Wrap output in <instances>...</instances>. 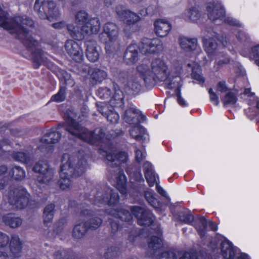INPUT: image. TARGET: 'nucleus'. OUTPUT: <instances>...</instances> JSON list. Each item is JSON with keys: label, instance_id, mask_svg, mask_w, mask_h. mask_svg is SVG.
Listing matches in <instances>:
<instances>
[{"label": "nucleus", "instance_id": "f257e3e1", "mask_svg": "<svg viewBox=\"0 0 259 259\" xmlns=\"http://www.w3.org/2000/svg\"><path fill=\"white\" fill-rule=\"evenodd\" d=\"M33 21L26 16H10L8 13L0 7V27L20 39L26 47L32 49V59L35 68L46 63L47 58L44 53L36 47L39 42L29 34V28L33 26Z\"/></svg>", "mask_w": 259, "mask_h": 259}, {"label": "nucleus", "instance_id": "f03ea898", "mask_svg": "<svg viewBox=\"0 0 259 259\" xmlns=\"http://www.w3.org/2000/svg\"><path fill=\"white\" fill-rule=\"evenodd\" d=\"M87 160L79 155L65 153L61 159L60 179L58 181L60 188L63 190L70 189L72 185V179L81 175L85 171Z\"/></svg>", "mask_w": 259, "mask_h": 259}, {"label": "nucleus", "instance_id": "7ed1b4c3", "mask_svg": "<svg viewBox=\"0 0 259 259\" xmlns=\"http://www.w3.org/2000/svg\"><path fill=\"white\" fill-rule=\"evenodd\" d=\"M137 70L142 75L144 81L148 84L164 81L169 75L167 65L160 58L153 60L150 66L144 63L139 65Z\"/></svg>", "mask_w": 259, "mask_h": 259}, {"label": "nucleus", "instance_id": "20e7f679", "mask_svg": "<svg viewBox=\"0 0 259 259\" xmlns=\"http://www.w3.org/2000/svg\"><path fill=\"white\" fill-rule=\"evenodd\" d=\"M66 130L72 136L91 144H95L105 138L104 131L101 128H96L93 132L82 126L77 122L69 118L66 121Z\"/></svg>", "mask_w": 259, "mask_h": 259}, {"label": "nucleus", "instance_id": "39448f33", "mask_svg": "<svg viewBox=\"0 0 259 259\" xmlns=\"http://www.w3.org/2000/svg\"><path fill=\"white\" fill-rule=\"evenodd\" d=\"M70 35L75 39L81 40L84 35L97 33L100 29V22L98 18H90L80 28L70 24L67 26Z\"/></svg>", "mask_w": 259, "mask_h": 259}, {"label": "nucleus", "instance_id": "423d86ee", "mask_svg": "<svg viewBox=\"0 0 259 259\" xmlns=\"http://www.w3.org/2000/svg\"><path fill=\"white\" fill-rule=\"evenodd\" d=\"M6 197L9 203V206L6 207V209H22L27 205L30 195L26 189L19 187L10 189Z\"/></svg>", "mask_w": 259, "mask_h": 259}, {"label": "nucleus", "instance_id": "0eeeda50", "mask_svg": "<svg viewBox=\"0 0 259 259\" xmlns=\"http://www.w3.org/2000/svg\"><path fill=\"white\" fill-rule=\"evenodd\" d=\"M34 10L42 19H56L60 15L58 8L53 1L36 0Z\"/></svg>", "mask_w": 259, "mask_h": 259}, {"label": "nucleus", "instance_id": "6e6552de", "mask_svg": "<svg viewBox=\"0 0 259 259\" xmlns=\"http://www.w3.org/2000/svg\"><path fill=\"white\" fill-rule=\"evenodd\" d=\"M90 200L99 206L104 204L114 205L118 202L119 196L116 192L106 188L105 190L97 191L93 197L90 198Z\"/></svg>", "mask_w": 259, "mask_h": 259}, {"label": "nucleus", "instance_id": "1a4fd4ad", "mask_svg": "<svg viewBox=\"0 0 259 259\" xmlns=\"http://www.w3.org/2000/svg\"><path fill=\"white\" fill-rule=\"evenodd\" d=\"M33 170L38 174L37 181L42 184L49 185L53 181L54 174L46 160H40L33 167Z\"/></svg>", "mask_w": 259, "mask_h": 259}, {"label": "nucleus", "instance_id": "9d476101", "mask_svg": "<svg viewBox=\"0 0 259 259\" xmlns=\"http://www.w3.org/2000/svg\"><path fill=\"white\" fill-rule=\"evenodd\" d=\"M116 13L123 23L126 24L124 28V31L127 34L130 33L127 30L128 28H131V25L137 23L141 20V17L139 15L129 10L125 9L122 6L116 7Z\"/></svg>", "mask_w": 259, "mask_h": 259}, {"label": "nucleus", "instance_id": "9b49d317", "mask_svg": "<svg viewBox=\"0 0 259 259\" xmlns=\"http://www.w3.org/2000/svg\"><path fill=\"white\" fill-rule=\"evenodd\" d=\"M138 47L141 53L145 55L154 54L163 49L161 41L157 38H143Z\"/></svg>", "mask_w": 259, "mask_h": 259}, {"label": "nucleus", "instance_id": "f8f14e48", "mask_svg": "<svg viewBox=\"0 0 259 259\" xmlns=\"http://www.w3.org/2000/svg\"><path fill=\"white\" fill-rule=\"evenodd\" d=\"M113 149H109L108 150H100V154L105 156L109 162L111 166H118L122 163L126 162L128 160V156L124 152H120L115 153Z\"/></svg>", "mask_w": 259, "mask_h": 259}, {"label": "nucleus", "instance_id": "ddd939ff", "mask_svg": "<svg viewBox=\"0 0 259 259\" xmlns=\"http://www.w3.org/2000/svg\"><path fill=\"white\" fill-rule=\"evenodd\" d=\"M61 137L59 132L49 131L47 132L40 140L38 148L42 152L52 151L53 144L57 143Z\"/></svg>", "mask_w": 259, "mask_h": 259}, {"label": "nucleus", "instance_id": "4468645a", "mask_svg": "<svg viewBox=\"0 0 259 259\" xmlns=\"http://www.w3.org/2000/svg\"><path fill=\"white\" fill-rule=\"evenodd\" d=\"M131 211L137 218L139 225L149 226L153 222L154 216L149 209L145 207L134 206L131 208Z\"/></svg>", "mask_w": 259, "mask_h": 259}, {"label": "nucleus", "instance_id": "2eb2a0df", "mask_svg": "<svg viewBox=\"0 0 259 259\" xmlns=\"http://www.w3.org/2000/svg\"><path fill=\"white\" fill-rule=\"evenodd\" d=\"M206 10L209 19L215 23L222 21L225 17V10L221 3L213 2L208 4Z\"/></svg>", "mask_w": 259, "mask_h": 259}, {"label": "nucleus", "instance_id": "dca6fc26", "mask_svg": "<svg viewBox=\"0 0 259 259\" xmlns=\"http://www.w3.org/2000/svg\"><path fill=\"white\" fill-rule=\"evenodd\" d=\"M65 49L67 54L76 62H80L83 58V51L77 42L68 40L65 44Z\"/></svg>", "mask_w": 259, "mask_h": 259}, {"label": "nucleus", "instance_id": "f3484780", "mask_svg": "<svg viewBox=\"0 0 259 259\" xmlns=\"http://www.w3.org/2000/svg\"><path fill=\"white\" fill-rule=\"evenodd\" d=\"M9 242L8 251L14 259H20L22 256L23 242L19 236L16 234L12 235Z\"/></svg>", "mask_w": 259, "mask_h": 259}, {"label": "nucleus", "instance_id": "a211bd4d", "mask_svg": "<svg viewBox=\"0 0 259 259\" xmlns=\"http://www.w3.org/2000/svg\"><path fill=\"white\" fill-rule=\"evenodd\" d=\"M80 213L82 216L91 217V218L85 223L88 229L96 230L98 228L102 223V219L97 217L94 211L88 208L82 209Z\"/></svg>", "mask_w": 259, "mask_h": 259}, {"label": "nucleus", "instance_id": "6ab92c4d", "mask_svg": "<svg viewBox=\"0 0 259 259\" xmlns=\"http://www.w3.org/2000/svg\"><path fill=\"white\" fill-rule=\"evenodd\" d=\"M98 111L104 116L108 121L112 123H116L119 119V116L117 112L110 109L109 105L104 102L97 104Z\"/></svg>", "mask_w": 259, "mask_h": 259}, {"label": "nucleus", "instance_id": "aec40b11", "mask_svg": "<svg viewBox=\"0 0 259 259\" xmlns=\"http://www.w3.org/2000/svg\"><path fill=\"white\" fill-rule=\"evenodd\" d=\"M171 29V25L165 20L157 19L154 22L155 33L160 37L166 36Z\"/></svg>", "mask_w": 259, "mask_h": 259}, {"label": "nucleus", "instance_id": "412c9836", "mask_svg": "<svg viewBox=\"0 0 259 259\" xmlns=\"http://www.w3.org/2000/svg\"><path fill=\"white\" fill-rule=\"evenodd\" d=\"M162 247L161 239L156 236H152L148 243L147 254L151 257H156L159 254V250Z\"/></svg>", "mask_w": 259, "mask_h": 259}, {"label": "nucleus", "instance_id": "4be33fe9", "mask_svg": "<svg viewBox=\"0 0 259 259\" xmlns=\"http://www.w3.org/2000/svg\"><path fill=\"white\" fill-rule=\"evenodd\" d=\"M96 42L93 40L85 42L86 56L91 62H95L99 58V53L96 48Z\"/></svg>", "mask_w": 259, "mask_h": 259}, {"label": "nucleus", "instance_id": "5701e85b", "mask_svg": "<svg viewBox=\"0 0 259 259\" xmlns=\"http://www.w3.org/2000/svg\"><path fill=\"white\" fill-rule=\"evenodd\" d=\"M172 72L175 73V75L172 76V79L168 84V85L169 88H179L182 85L181 84L182 80L180 75L182 72V64L180 61H175L174 62Z\"/></svg>", "mask_w": 259, "mask_h": 259}, {"label": "nucleus", "instance_id": "b1692460", "mask_svg": "<svg viewBox=\"0 0 259 259\" xmlns=\"http://www.w3.org/2000/svg\"><path fill=\"white\" fill-rule=\"evenodd\" d=\"M217 37L205 38L203 40V45L205 51L208 55L211 58H214L215 56H219L218 51V44L216 40Z\"/></svg>", "mask_w": 259, "mask_h": 259}, {"label": "nucleus", "instance_id": "393cba45", "mask_svg": "<svg viewBox=\"0 0 259 259\" xmlns=\"http://www.w3.org/2000/svg\"><path fill=\"white\" fill-rule=\"evenodd\" d=\"M138 46L133 44L129 45L124 55V61L127 64L135 63L138 59Z\"/></svg>", "mask_w": 259, "mask_h": 259}, {"label": "nucleus", "instance_id": "a878e982", "mask_svg": "<svg viewBox=\"0 0 259 259\" xmlns=\"http://www.w3.org/2000/svg\"><path fill=\"white\" fill-rule=\"evenodd\" d=\"M25 177V170L19 166L9 167L7 174V180H21Z\"/></svg>", "mask_w": 259, "mask_h": 259}, {"label": "nucleus", "instance_id": "bb28decb", "mask_svg": "<svg viewBox=\"0 0 259 259\" xmlns=\"http://www.w3.org/2000/svg\"><path fill=\"white\" fill-rule=\"evenodd\" d=\"M141 112L134 107L126 110L124 113L123 119L130 124L135 123L139 120Z\"/></svg>", "mask_w": 259, "mask_h": 259}, {"label": "nucleus", "instance_id": "cd10ccee", "mask_svg": "<svg viewBox=\"0 0 259 259\" xmlns=\"http://www.w3.org/2000/svg\"><path fill=\"white\" fill-rule=\"evenodd\" d=\"M201 16V13L197 8L191 7L186 10L182 14L183 19L191 21L198 20Z\"/></svg>", "mask_w": 259, "mask_h": 259}, {"label": "nucleus", "instance_id": "c85d7f7f", "mask_svg": "<svg viewBox=\"0 0 259 259\" xmlns=\"http://www.w3.org/2000/svg\"><path fill=\"white\" fill-rule=\"evenodd\" d=\"M179 43L182 49L186 51L194 50L197 46V40L196 38L181 37L179 38Z\"/></svg>", "mask_w": 259, "mask_h": 259}, {"label": "nucleus", "instance_id": "c756f323", "mask_svg": "<svg viewBox=\"0 0 259 259\" xmlns=\"http://www.w3.org/2000/svg\"><path fill=\"white\" fill-rule=\"evenodd\" d=\"M3 221L6 225L12 228H18L22 223V220L21 218L16 217L12 213L4 215L3 217Z\"/></svg>", "mask_w": 259, "mask_h": 259}, {"label": "nucleus", "instance_id": "7c9ffc66", "mask_svg": "<svg viewBox=\"0 0 259 259\" xmlns=\"http://www.w3.org/2000/svg\"><path fill=\"white\" fill-rule=\"evenodd\" d=\"M222 255L226 259H233L235 250L232 244L228 241H224L221 243Z\"/></svg>", "mask_w": 259, "mask_h": 259}, {"label": "nucleus", "instance_id": "2f4dec72", "mask_svg": "<svg viewBox=\"0 0 259 259\" xmlns=\"http://www.w3.org/2000/svg\"><path fill=\"white\" fill-rule=\"evenodd\" d=\"M104 33L106 34L108 39H118L119 30L116 25L113 23H107L103 27Z\"/></svg>", "mask_w": 259, "mask_h": 259}, {"label": "nucleus", "instance_id": "473e14b6", "mask_svg": "<svg viewBox=\"0 0 259 259\" xmlns=\"http://www.w3.org/2000/svg\"><path fill=\"white\" fill-rule=\"evenodd\" d=\"M197 229L200 236L202 237L205 235V229L207 226V221L202 216H197L194 218L193 224Z\"/></svg>", "mask_w": 259, "mask_h": 259}, {"label": "nucleus", "instance_id": "72a5a7b5", "mask_svg": "<svg viewBox=\"0 0 259 259\" xmlns=\"http://www.w3.org/2000/svg\"><path fill=\"white\" fill-rule=\"evenodd\" d=\"M119 50L118 39H108L105 43V50L109 56H113Z\"/></svg>", "mask_w": 259, "mask_h": 259}, {"label": "nucleus", "instance_id": "f704fd0d", "mask_svg": "<svg viewBox=\"0 0 259 259\" xmlns=\"http://www.w3.org/2000/svg\"><path fill=\"white\" fill-rule=\"evenodd\" d=\"M109 213L114 216L115 218H118L122 221L130 222L132 220V215L128 210L121 208L119 210L115 209L112 210Z\"/></svg>", "mask_w": 259, "mask_h": 259}, {"label": "nucleus", "instance_id": "c9c22d12", "mask_svg": "<svg viewBox=\"0 0 259 259\" xmlns=\"http://www.w3.org/2000/svg\"><path fill=\"white\" fill-rule=\"evenodd\" d=\"M91 78L95 83L101 82L106 78V72L99 68H93L90 70Z\"/></svg>", "mask_w": 259, "mask_h": 259}, {"label": "nucleus", "instance_id": "e433bc0d", "mask_svg": "<svg viewBox=\"0 0 259 259\" xmlns=\"http://www.w3.org/2000/svg\"><path fill=\"white\" fill-rule=\"evenodd\" d=\"M116 179V187L120 192L123 194L126 193V179L122 171L119 170Z\"/></svg>", "mask_w": 259, "mask_h": 259}, {"label": "nucleus", "instance_id": "4c0bfd02", "mask_svg": "<svg viewBox=\"0 0 259 259\" xmlns=\"http://www.w3.org/2000/svg\"><path fill=\"white\" fill-rule=\"evenodd\" d=\"M123 103V94L121 91L117 90L115 91L113 98L110 100V109L113 110V107H117L122 105Z\"/></svg>", "mask_w": 259, "mask_h": 259}, {"label": "nucleus", "instance_id": "58836bf2", "mask_svg": "<svg viewBox=\"0 0 259 259\" xmlns=\"http://www.w3.org/2000/svg\"><path fill=\"white\" fill-rule=\"evenodd\" d=\"M55 206L54 204H50L44 208L43 217L44 223L46 225L53 220L55 211Z\"/></svg>", "mask_w": 259, "mask_h": 259}, {"label": "nucleus", "instance_id": "ea45409f", "mask_svg": "<svg viewBox=\"0 0 259 259\" xmlns=\"http://www.w3.org/2000/svg\"><path fill=\"white\" fill-rule=\"evenodd\" d=\"M88 228L85 223H79L75 226L73 230V236L76 239L83 238L87 233Z\"/></svg>", "mask_w": 259, "mask_h": 259}, {"label": "nucleus", "instance_id": "a19ab883", "mask_svg": "<svg viewBox=\"0 0 259 259\" xmlns=\"http://www.w3.org/2000/svg\"><path fill=\"white\" fill-rule=\"evenodd\" d=\"M12 157L16 161L24 163H29L31 160V157L28 153L24 152H13Z\"/></svg>", "mask_w": 259, "mask_h": 259}, {"label": "nucleus", "instance_id": "79ce46f5", "mask_svg": "<svg viewBox=\"0 0 259 259\" xmlns=\"http://www.w3.org/2000/svg\"><path fill=\"white\" fill-rule=\"evenodd\" d=\"M130 134L131 137L136 140L141 141L143 140L145 134V129L143 126L137 125L130 130Z\"/></svg>", "mask_w": 259, "mask_h": 259}, {"label": "nucleus", "instance_id": "37998d69", "mask_svg": "<svg viewBox=\"0 0 259 259\" xmlns=\"http://www.w3.org/2000/svg\"><path fill=\"white\" fill-rule=\"evenodd\" d=\"M191 77L193 79L198 81L199 83H203L204 78L202 75L201 69L199 65L193 64L192 68Z\"/></svg>", "mask_w": 259, "mask_h": 259}, {"label": "nucleus", "instance_id": "c03bdc74", "mask_svg": "<svg viewBox=\"0 0 259 259\" xmlns=\"http://www.w3.org/2000/svg\"><path fill=\"white\" fill-rule=\"evenodd\" d=\"M89 19L88 14L84 11L78 12L75 16L76 24L81 26L84 24Z\"/></svg>", "mask_w": 259, "mask_h": 259}, {"label": "nucleus", "instance_id": "a18cd8bd", "mask_svg": "<svg viewBox=\"0 0 259 259\" xmlns=\"http://www.w3.org/2000/svg\"><path fill=\"white\" fill-rule=\"evenodd\" d=\"M126 172L132 178L136 181H140L143 180L140 168H136L133 166H130L127 168Z\"/></svg>", "mask_w": 259, "mask_h": 259}, {"label": "nucleus", "instance_id": "49530a36", "mask_svg": "<svg viewBox=\"0 0 259 259\" xmlns=\"http://www.w3.org/2000/svg\"><path fill=\"white\" fill-rule=\"evenodd\" d=\"M237 100L236 96L232 92L226 93L225 96L221 99V101L225 106L234 105L236 103Z\"/></svg>", "mask_w": 259, "mask_h": 259}, {"label": "nucleus", "instance_id": "de8ad7c7", "mask_svg": "<svg viewBox=\"0 0 259 259\" xmlns=\"http://www.w3.org/2000/svg\"><path fill=\"white\" fill-rule=\"evenodd\" d=\"M125 88L127 91L137 93L141 89V84L137 79H131L127 82Z\"/></svg>", "mask_w": 259, "mask_h": 259}, {"label": "nucleus", "instance_id": "09e8293b", "mask_svg": "<svg viewBox=\"0 0 259 259\" xmlns=\"http://www.w3.org/2000/svg\"><path fill=\"white\" fill-rule=\"evenodd\" d=\"M54 256L55 259H73L74 256L72 252L67 250L62 249L56 251Z\"/></svg>", "mask_w": 259, "mask_h": 259}, {"label": "nucleus", "instance_id": "8fccbe9b", "mask_svg": "<svg viewBox=\"0 0 259 259\" xmlns=\"http://www.w3.org/2000/svg\"><path fill=\"white\" fill-rule=\"evenodd\" d=\"M145 197L149 204L154 208H157L160 206V203L154 197L152 192L150 191H145Z\"/></svg>", "mask_w": 259, "mask_h": 259}, {"label": "nucleus", "instance_id": "3c124183", "mask_svg": "<svg viewBox=\"0 0 259 259\" xmlns=\"http://www.w3.org/2000/svg\"><path fill=\"white\" fill-rule=\"evenodd\" d=\"M179 219L182 222L188 224H193L194 217L187 211H182L179 212Z\"/></svg>", "mask_w": 259, "mask_h": 259}, {"label": "nucleus", "instance_id": "603ef678", "mask_svg": "<svg viewBox=\"0 0 259 259\" xmlns=\"http://www.w3.org/2000/svg\"><path fill=\"white\" fill-rule=\"evenodd\" d=\"M66 98V88L61 87L57 94L52 96L51 100L57 102H61L65 100Z\"/></svg>", "mask_w": 259, "mask_h": 259}, {"label": "nucleus", "instance_id": "864d4df0", "mask_svg": "<svg viewBox=\"0 0 259 259\" xmlns=\"http://www.w3.org/2000/svg\"><path fill=\"white\" fill-rule=\"evenodd\" d=\"M177 255L173 250L165 251L161 253L159 259H177Z\"/></svg>", "mask_w": 259, "mask_h": 259}, {"label": "nucleus", "instance_id": "5fc2aeb1", "mask_svg": "<svg viewBox=\"0 0 259 259\" xmlns=\"http://www.w3.org/2000/svg\"><path fill=\"white\" fill-rule=\"evenodd\" d=\"M112 94L111 91L107 88H100L98 91V94L101 98L107 99L110 97Z\"/></svg>", "mask_w": 259, "mask_h": 259}, {"label": "nucleus", "instance_id": "6e6d98bb", "mask_svg": "<svg viewBox=\"0 0 259 259\" xmlns=\"http://www.w3.org/2000/svg\"><path fill=\"white\" fill-rule=\"evenodd\" d=\"M145 177L150 187H152L155 184L157 183V176L154 171L149 172L148 177Z\"/></svg>", "mask_w": 259, "mask_h": 259}, {"label": "nucleus", "instance_id": "4d7b16f0", "mask_svg": "<svg viewBox=\"0 0 259 259\" xmlns=\"http://www.w3.org/2000/svg\"><path fill=\"white\" fill-rule=\"evenodd\" d=\"M10 238L9 236L0 231V248L5 247L9 243Z\"/></svg>", "mask_w": 259, "mask_h": 259}, {"label": "nucleus", "instance_id": "13d9d810", "mask_svg": "<svg viewBox=\"0 0 259 259\" xmlns=\"http://www.w3.org/2000/svg\"><path fill=\"white\" fill-rule=\"evenodd\" d=\"M209 94L210 101L215 106H218L219 104V97L217 95L210 89L208 91Z\"/></svg>", "mask_w": 259, "mask_h": 259}, {"label": "nucleus", "instance_id": "bf43d9fd", "mask_svg": "<svg viewBox=\"0 0 259 259\" xmlns=\"http://www.w3.org/2000/svg\"><path fill=\"white\" fill-rule=\"evenodd\" d=\"M0 259H14L8 250L3 248H0Z\"/></svg>", "mask_w": 259, "mask_h": 259}, {"label": "nucleus", "instance_id": "052dcab7", "mask_svg": "<svg viewBox=\"0 0 259 259\" xmlns=\"http://www.w3.org/2000/svg\"><path fill=\"white\" fill-rule=\"evenodd\" d=\"M143 169L144 171L145 177H148L149 172L154 171L152 165L151 163L148 161L144 162L143 164Z\"/></svg>", "mask_w": 259, "mask_h": 259}, {"label": "nucleus", "instance_id": "680f3d73", "mask_svg": "<svg viewBox=\"0 0 259 259\" xmlns=\"http://www.w3.org/2000/svg\"><path fill=\"white\" fill-rule=\"evenodd\" d=\"M60 78L61 79H63L66 84L71 83L72 82L70 75L66 71H63L61 72Z\"/></svg>", "mask_w": 259, "mask_h": 259}, {"label": "nucleus", "instance_id": "e2e57ef3", "mask_svg": "<svg viewBox=\"0 0 259 259\" xmlns=\"http://www.w3.org/2000/svg\"><path fill=\"white\" fill-rule=\"evenodd\" d=\"M217 91L221 93L226 92L228 90V88L226 85L224 81H221L218 82L217 86Z\"/></svg>", "mask_w": 259, "mask_h": 259}, {"label": "nucleus", "instance_id": "0e129e2a", "mask_svg": "<svg viewBox=\"0 0 259 259\" xmlns=\"http://www.w3.org/2000/svg\"><path fill=\"white\" fill-rule=\"evenodd\" d=\"M237 39L241 41L246 40L248 38V35L243 31H239L236 35Z\"/></svg>", "mask_w": 259, "mask_h": 259}, {"label": "nucleus", "instance_id": "69168bd1", "mask_svg": "<svg viewBox=\"0 0 259 259\" xmlns=\"http://www.w3.org/2000/svg\"><path fill=\"white\" fill-rule=\"evenodd\" d=\"M251 56L254 61H255V59L259 58V45L252 48Z\"/></svg>", "mask_w": 259, "mask_h": 259}, {"label": "nucleus", "instance_id": "338daca9", "mask_svg": "<svg viewBox=\"0 0 259 259\" xmlns=\"http://www.w3.org/2000/svg\"><path fill=\"white\" fill-rule=\"evenodd\" d=\"M224 21L225 23L230 25H239V23L238 22L232 18H231V17H227L226 18H224Z\"/></svg>", "mask_w": 259, "mask_h": 259}, {"label": "nucleus", "instance_id": "774afa93", "mask_svg": "<svg viewBox=\"0 0 259 259\" xmlns=\"http://www.w3.org/2000/svg\"><path fill=\"white\" fill-rule=\"evenodd\" d=\"M179 259H198L197 256L194 254L189 252L184 253Z\"/></svg>", "mask_w": 259, "mask_h": 259}]
</instances>
